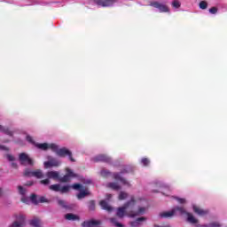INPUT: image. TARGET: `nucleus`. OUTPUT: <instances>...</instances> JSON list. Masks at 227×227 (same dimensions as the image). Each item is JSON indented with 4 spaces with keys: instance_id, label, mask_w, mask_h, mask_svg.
I'll return each mask as SVG.
<instances>
[{
    "instance_id": "obj_1",
    "label": "nucleus",
    "mask_w": 227,
    "mask_h": 227,
    "mask_svg": "<svg viewBox=\"0 0 227 227\" xmlns=\"http://www.w3.org/2000/svg\"><path fill=\"white\" fill-rule=\"evenodd\" d=\"M134 207H136V200L134 197H131L129 201L117 209L116 215L121 219L127 212L128 217H137L138 215H143L145 212H146V207H138V210L136 211Z\"/></svg>"
},
{
    "instance_id": "obj_2",
    "label": "nucleus",
    "mask_w": 227,
    "mask_h": 227,
    "mask_svg": "<svg viewBox=\"0 0 227 227\" xmlns=\"http://www.w3.org/2000/svg\"><path fill=\"white\" fill-rule=\"evenodd\" d=\"M174 215H186L187 223H190L191 224H198V219L194 217L192 213L187 212L184 207L176 206L169 211H163L160 213V217L162 219L174 217Z\"/></svg>"
},
{
    "instance_id": "obj_3",
    "label": "nucleus",
    "mask_w": 227,
    "mask_h": 227,
    "mask_svg": "<svg viewBox=\"0 0 227 227\" xmlns=\"http://www.w3.org/2000/svg\"><path fill=\"white\" fill-rule=\"evenodd\" d=\"M51 151H53L59 157H68L71 162H75V160L72 157V152L66 147L60 148L58 145H51Z\"/></svg>"
},
{
    "instance_id": "obj_4",
    "label": "nucleus",
    "mask_w": 227,
    "mask_h": 227,
    "mask_svg": "<svg viewBox=\"0 0 227 227\" xmlns=\"http://www.w3.org/2000/svg\"><path fill=\"white\" fill-rule=\"evenodd\" d=\"M166 3H168V0H165L164 2L154 1L151 2L149 6H153V8L158 10L160 13H169L170 9Z\"/></svg>"
},
{
    "instance_id": "obj_5",
    "label": "nucleus",
    "mask_w": 227,
    "mask_h": 227,
    "mask_svg": "<svg viewBox=\"0 0 227 227\" xmlns=\"http://www.w3.org/2000/svg\"><path fill=\"white\" fill-rule=\"evenodd\" d=\"M26 139L28 143H30V145H33L34 146H35V148H38L39 150H43V151H47L49 149L52 150V145H55V144H47V143L38 144L35 142V139H33V137L29 135L27 136Z\"/></svg>"
},
{
    "instance_id": "obj_6",
    "label": "nucleus",
    "mask_w": 227,
    "mask_h": 227,
    "mask_svg": "<svg viewBox=\"0 0 227 227\" xmlns=\"http://www.w3.org/2000/svg\"><path fill=\"white\" fill-rule=\"evenodd\" d=\"M131 171H132L131 169L124 168L120 173H114L113 177L114 178V180H119V182L122 185H126L127 187H130V183L129 181H127V179L122 177L121 175H125V173H130Z\"/></svg>"
},
{
    "instance_id": "obj_7",
    "label": "nucleus",
    "mask_w": 227,
    "mask_h": 227,
    "mask_svg": "<svg viewBox=\"0 0 227 227\" xmlns=\"http://www.w3.org/2000/svg\"><path fill=\"white\" fill-rule=\"evenodd\" d=\"M72 189H74V191H80V192L77 194L78 200H82V198H86V196L90 194L88 189H83L82 184H73Z\"/></svg>"
},
{
    "instance_id": "obj_8",
    "label": "nucleus",
    "mask_w": 227,
    "mask_h": 227,
    "mask_svg": "<svg viewBox=\"0 0 227 227\" xmlns=\"http://www.w3.org/2000/svg\"><path fill=\"white\" fill-rule=\"evenodd\" d=\"M98 6H101L102 8H111L118 3V0H93Z\"/></svg>"
},
{
    "instance_id": "obj_9",
    "label": "nucleus",
    "mask_w": 227,
    "mask_h": 227,
    "mask_svg": "<svg viewBox=\"0 0 227 227\" xmlns=\"http://www.w3.org/2000/svg\"><path fill=\"white\" fill-rule=\"evenodd\" d=\"M19 160L22 166H33V160L26 153H20Z\"/></svg>"
},
{
    "instance_id": "obj_10",
    "label": "nucleus",
    "mask_w": 227,
    "mask_h": 227,
    "mask_svg": "<svg viewBox=\"0 0 227 227\" xmlns=\"http://www.w3.org/2000/svg\"><path fill=\"white\" fill-rule=\"evenodd\" d=\"M43 166L45 169H49V168H58L61 166V160L56 158H49L48 161H44Z\"/></svg>"
},
{
    "instance_id": "obj_11",
    "label": "nucleus",
    "mask_w": 227,
    "mask_h": 227,
    "mask_svg": "<svg viewBox=\"0 0 227 227\" xmlns=\"http://www.w3.org/2000/svg\"><path fill=\"white\" fill-rule=\"evenodd\" d=\"M24 175L25 176H35V178H43V172L41 169H26Z\"/></svg>"
},
{
    "instance_id": "obj_12",
    "label": "nucleus",
    "mask_w": 227,
    "mask_h": 227,
    "mask_svg": "<svg viewBox=\"0 0 227 227\" xmlns=\"http://www.w3.org/2000/svg\"><path fill=\"white\" fill-rule=\"evenodd\" d=\"M94 162H106L107 164H111L113 160L111 157L105 154H98L93 158Z\"/></svg>"
},
{
    "instance_id": "obj_13",
    "label": "nucleus",
    "mask_w": 227,
    "mask_h": 227,
    "mask_svg": "<svg viewBox=\"0 0 227 227\" xmlns=\"http://www.w3.org/2000/svg\"><path fill=\"white\" fill-rule=\"evenodd\" d=\"M67 175L59 178V182H70V178H75V176H77L70 168H67Z\"/></svg>"
},
{
    "instance_id": "obj_14",
    "label": "nucleus",
    "mask_w": 227,
    "mask_h": 227,
    "mask_svg": "<svg viewBox=\"0 0 227 227\" xmlns=\"http://www.w3.org/2000/svg\"><path fill=\"white\" fill-rule=\"evenodd\" d=\"M193 212L200 215V217H205V215H208V209H203L196 205L192 206Z\"/></svg>"
},
{
    "instance_id": "obj_15",
    "label": "nucleus",
    "mask_w": 227,
    "mask_h": 227,
    "mask_svg": "<svg viewBox=\"0 0 227 227\" xmlns=\"http://www.w3.org/2000/svg\"><path fill=\"white\" fill-rule=\"evenodd\" d=\"M30 200L34 205H38V203H47V199L45 197H36L35 194H32L30 197Z\"/></svg>"
},
{
    "instance_id": "obj_16",
    "label": "nucleus",
    "mask_w": 227,
    "mask_h": 227,
    "mask_svg": "<svg viewBox=\"0 0 227 227\" xmlns=\"http://www.w3.org/2000/svg\"><path fill=\"white\" fill-rule=\"evenodd\" d=\"M46 176L50 180H58L59 182V172H58V171H54V170L48 171L46 173Z\"/></svg>"
},
{
    "instance_id": "obj_17",
    "label": "nucleus",
    "mask_w": 227,
    "mask_h": 227,
    "mask_svg": "<svg viewBox=\"0 0 227 227\" xmlns=\"http://www.w3.org/2000/svg\"><path fill=\"white\" fill-rule=\"evenodd\" d=\"M144 221H146V217L142 216L137 218L136 221L130 222L129 224L131 227H139L141 226V223H144Z\"/></svg>"
},
{
    "instance_id": "obj_18",
    "label": "nucleus",
    "mask_w": 227,
    "mask_h": 227,
    "mask_svg": "<svg viewBox=\"0 0 227 227\" xmlns=\"http://www.w3.org/2000/svg\"><path fill=\"white\" fill-rule=\"evenodd\" d=\"M99 224H100V221H97V220H90V221L84 222L82 223L83 227H95V226H98Z\"/></svg>"
},
{
    "instance_id": "obj_19",
    "label": "nucleus",
    "mask_w": 227,
    "mask_h": 227,
    "mask_svg": "<svg viewBox=\"0 0 227 227\" xmlns=\"http://www.w3.org/2000/svg\"><path fill=\"white\" fill-rule=\"evenodd\" d=\"M18 191H19V192H20V194H21V196H23L22 198H21V201L23 202V203H27L28 202V200H27V198H26V190L24 189V187H22V186H18Z\"/></svg>"
},
{
    "instance_id": "obj_20",
    "label": "nucleus",
    "mask_w": 227,
    "mask_h": 227,
    "mask_svg": "<svg viewBox=\"0 0 227 227\" xmlns=\"http://www.w3.org/2000/svg\"><path fill=\"white\" fill-rule=\"evenodd\" d=\"M30 226L42 227V222L38 217H34L32 220H30Z\"/></svg>"
},
{
    "instance_id": "obj_21",
    "label": "nucleus",
    "mask_w": 227,
    "mask_h": 227,
    "mask_svg": "<svg viewBox=\"0 0 227 227\" xmlns=\"http://www.w3.org/2000/svg\"><path fill=\"white\" fill-rule=\"evenodd\" d=\"M100 207L103 208V210H106L107 212H111V210H113V207H111V206H109L106 200L100 201Z\"/></svg>"
},
{
    "instance_id": "obj_22",
    "label": "nucleus",
    "mask_w": 227,
    "mask_h": 227,
    "mask_svg": "<svg viewBox=\"0 0 227 227\" xmlns=\"http://www.w3.org/2000/svg\"><path fill=\"white\" fill-rule=\"evenodd\" d=\"M65 219H67V221H79V216H77V215L68 213L65 215Z\"/></svg>"
},
{
    "instance_id": "obj_23",
    "label": "nucleus",
    "mask_w": 227,
    "mask_h": 227,
    "mask_svg": "<svg viewBox=\"0 0 227 227\" xmlns=\"http://www.w3.org/2000/svg\"><path fill=\"white\" fill-rule=\"evenodd\" d=\"M107 187L113 189L114 191H120V189H121V186H120L118 183H109Z\"/></svg>"
},
{
    "instance_id": "obj_24",
    "label": "nucleus",
    "mask_w": 227,
    "mask_h": 227,
    "mask_svg": "<svg viewBox=\"0 0 227 227\" xmlns=\"http://www.w3.org/2000/svg\"><path fill=\"white\" fill-rule=\"evenodd\" d=\"M50 191H54L55 192H60L61 184H51L49 186Z\"/></svg>"
},
{
    "instance_id": "obj_25",
    "label": "nucleus",
    "mask_w": 227,
    "mask_h": 227,
    "mask_svg": "<svg viewBox=\"0 0 227 227\" xmlns=\"http://www.w3.org/2000/svg\"><path fill=\"white\" fill-rule=\"evenodd\" d=\"M201 227H221V223L219 222H211L201 225Z\"/></svg>"
},
{
    "instance_id": "obj_26",
    "label": "nucleus",
    "mask_w": 227,
    "mask_h": 227,
    "mask_svg": "<svg viewBox=\"0 0 227 227\" xmlns=\"http://www.w3.org/2000/svg\"><path fill=\"white\" fill-rule=\"evenodd\" d=\"M58 204L59 205V207H62V208H66V209L70 208V206H68L67 201H65L63 200H58Z\"/></svg>"
},
{
    "instance_id": "obj_27",
    "label": "nucleus",
    "mask_w": 227,
    "mask_h": 227,
    "mask_svg": "<svg viewBox=\"0 0 227 227\" xmlns=\"http://www.w3.org/2000/svg\"><path fill=\"white\" fill-rule=\"evenodd\" d=\"M199 7L200 8V10H207V8H208V3L205 0L200 1L199 4Z\"/></svg>"
},
{
    "instance_id": "obj_28",
    "label": "nucleus",
    "mask_w": 227,
    "mask_h": 227,
    "mask_svg": "<svg viewBox=\"0 0 227 227\" xmlns=\"http://www.w3.org/2000/svg\"><path fill=\"white\" fill-rule=\"evenodd\" d=\"M0 131L1 132H4V134H7V136H13V131L8 129H4L3 126L0 125Z\"/></svg>"
},
{
    "instance_id": "obj_29",
    "label": "nucleus",
    "mask_w": 227,
    "mask_h": 227,
    "mask_svg": "<svg viewBox=\"0 0 227 227\" xmlns=\"http://www.w3.org/2000/svg\"><path fill=\"white\" fill-rule=\"evenodd\" d=\"M171 6L174 7L176 10H178L182 6V4L178 0H173L171 3Z\"/></svg>"
},
{
    "instance_id": "obj_30",
    "label": "nucleus",
    "mask_w": 227,
    "mask_h": 227,
    "mask_svg": "<svg viewBox=\"0 0 227 227\" xmlns=\"http://www.w3.org/2000/svg\"><path fill=\"white\" fill-rule=\"evenodd\" d=\"M110 223H112V224H114V226L123 227V224L118 223V219H116V218H110Z\"/></svg>"
},
{
    "instance_id": "obj_31",
    "label": "nucleus",
    "mask_w": 227,
    "mask_h": 227,
    "mask_svg": "<svg viewBox=\"0 0 227 227\" xmlns=\"http://www.w3.org/2000/svg\"><path fill=\"white\" fill-rule=\"evenodd\" d=\"M128 197H129V193H127L125 192H121L119 194L120 200H127Z\"/></svg>"
},
{
    "instance_id": "obj_32",
    "label": "nucleus",
    "mask_w": 227,
    "mask_h": 227,
    "mask_svg": "<svg viewBox=\"0 0 227 227\" xmlns=\"http://www.w3.org/2000/svg\"><path fill=\"white\" fill-rule=\"evenodd\" d=\"M100 175H101V176H104V177L109 176V175H111V171H109L107 169H102L100 171Z\"/></svg>"
},
{
    "instance_id": "obj_33",
    "label": "nucleus",
    "mask_w": 227,
    "mask_h": 227,
    "mask_svg": "<svg viewBox=\"0 0 227 227\" xmlns=\"http://www.w3.org/2000/svg\"><path fill=\"white\" fill-rule=\"evenodd\" d=\"M68 191H70V186L66 185L61 187L60 186V192H62V194H65V192H68Z\"/></svg>"
},
{
    "instance_id": "obj_34",
    "label": "nucleus",
    "mask_w": 227,
    "mask_h": 227,
    "mask_svg": "<svg viewBox=\"0 0 227 227\" xmlns=\"http://www.w3.org/2000/svg\"><path fill=\"white\" fill-rule=\"evenodd\" d=\"M140 162L144 166H148L150 164V160H148L147 158H142Z\"/></svg>"
},
{
    "instance_id": "obj_35",
    "label": "nucleus",
    "mask_w": 227,
    "mask_h": 227,
    "mask_svg": "<svg viewBox=\"0 0 227 227\" xmlns=\"http://www.w3.org/2000/svg\"><path fill=\"white\" fill-rule=\"evenodd\" d=\"M175 200H176V201H178V203H180L181 205H184V203H187V200H185V199L176 197Z\"/></svg>"
},
{
    "instance_id": "obj_36",
    "label": "nucleus",
    "mask_w": 227,
    "mask_h": 227,
    "mask_svg": "<svg viewBox=\"0 0 227 227\" xmlns=\"http://www.w3.org/2000/svg\"><path fill=\"white\" fill-rule=\"evenodd\" d=\"M89 209L95 210V201L94 200H90L89 202Z\"/></svg>"
},
{
    "instance_id": "obj_37",
    "label": "nucleus",
    "mask_w": 227,
    "mask_h": 227,
    "mask_svg": "<svg viewBox=\"0 0 227 227\" xmlns=\"http://www.w3.org/2000/svg\"><path fill=\"white\" fill-rule=\"evenodd\" d=\"M40 184H42L43 185H49V184H51V180L49 178L41 180Z\"/></svg>"
},
{
    "instance_id": "obj_38",
    "label": "nucleus",
    "mask_w": 227,
    "mask_h": 227,
    "mask_svg": "<svg viewBox=\"0 0 227 227\" xmlns=\"http://www.w3.org/2000/svg\"><path fill=\"white\" fill-rule=\"evenodd\" d=\"M209 13H211L212 15H215V13H217V7H212L209 9Z\"/></svg>"
},
{
    "instance_id": "obj_39",
    "label": "nucleus",
    "mask_w": 227,
    "mask_h": 227,
    "mask_svg": "<svg viewBox=\"0 0 227 227\" xmlns=\"http://www.w3.org/2000/svg\"><path fill=\"white\" fill-rule=\"evenodd\" d=\"M6 157L10 162H13V160H15V157L12 154H7Z\"/></svg>"
},
{
    "instance_id": "obj_40",
    "label": "nucleus",
    "mask_w": 227,
    "mask_h": 227,
    "mask_svg": "<svg viewBox=\"0 0 227 227\" xmlns=\"http://www.w3.org/2000/svg\"><path fill=\"white\" fill-rule=\"evenodd\" d=\"M80 180L82 182V184H91L90 179H85L84 177H81Z\"/></svg>"
},
{
    "instance_id": "obj_41",
    "label": "nucleus",
    "mask_w": 227,
    "mask_h": 227,
    "mask_svg": "<svg viewBox=\"0 0 227 227\" xmlns=\"http://www.w3.org/2000/svg\"><path fill=\"white\" fill-rule=\"evenodd\" d=\"M0 150L3 151V152H8V147L4 146V145H0Z\"/></svg>"
},
{
    "instance_id": "obj_42",
    "label": "nucleus",
    "mask_w": 227,
    "mask_h": 227,
    "mask_svg": "<svg viewBox=\"0 0 227 227\" xmlns=\"http://www.w3.org/2000/svg\"><path fill=\"white\" fill-rule=\"evenodd\" d=\"M111 198H113V195H111V194L106 195V200H111Z\"/></svg>"
},
{
    "instance_id": "obj_43",
    "label": "nucleus",
    "mask_w": 227,
    "mask_h": 227,
    "mask_svg": "<svg viewBox=\"0 0 227 227\" xmlns=\"http://www.w3.org/2000/svg\"><path fill=\"white\" fill-rule=\"evenodd\" d=\"M16 143H18V145H22V140H18Z\"/></svg>"
},
{
    "instance_id": "obj_44",
    "label": "nucleus",
    "mask_w": 227,
    "mask_h": 227,
    "mask_svg": "<svg viewBox=\"0 0 227 227\" xmlns=\"http://www.w3.org/2000/svg\"><path fill=\"white\" fill-rule=\"evenodd\" d=\"M12 167L13 168H17V164L16 163H12Z\"/></svg>"
},
{
    "instance_id": "obj_45",
    "label": "nucleus",
    "mask_w": 227,
    "mask_h": 227,
    "mask_svg": "<svg viewBox=\"0 0 227 227\" xmlns=\"http://www.w3.org/2000/svg\"><path fill=\"white\" fill-rule=\"evenodd\" d=\"M3 194V189L0 188V196Z\"/></svg>"
},
{
    "instance_id": "obj_46",
    "label": "nucleus",
    "mask_w": 227,
    "mask_h": 227,
    "mask_svg": "<svg viewBox=\"0 0 227 227\" xmlns=\"http://www.w3.org/2000/svg\"><path fill=\"white\" fill-rule=\"evenodd\" d=\"M27 185H33V183L28 184Z\"/></svg>"
},
{
    "instance_id": "obj_47",
    "label": "nucleus",
    "mask_w": 227,
    "mask_h": 227,
    "mask_svg": "<svg viewBox=\"0 0 227 227\" xmlns=\"http://www.w3.org/2000/svg\"><path fill=\"white\" fill-rule=\"evenodd\" d=\"M44 4H47V3H45Z\"/></svg>"
}]
</instances>
